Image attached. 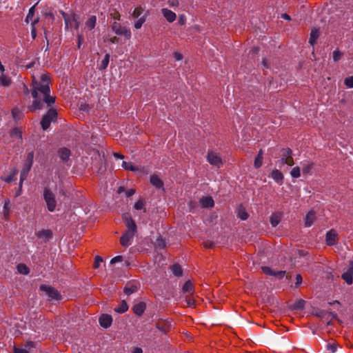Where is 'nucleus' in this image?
Listing matches in <instances>:
<instances>
[{
    "label": "nucleus",
    "instance_id": "603ef678",
    "mask_svg": "<svg viewBox=\"0 0 353 353\" xmlns=\"http://www.w3.org/2000/svg\"><path fill=\"white\" fill-rule=\"evenodd\" d=\"M186 22V17L184 14H180L179 17L178 23L179 25H184Z\"/></svg>",
    "mask_w": 353,
    "mask_h": 353
},
{
    "label": "nucleus",
    "instance_id": "bb28decb",
    "mask_svg": "<svg viewBox=\"0 0 353 353\" xmlns=\"http://www.w3.org/2000/svg\"><path fill=\"white\" fill-rule=\"evenodd\" d=\"M182 290H183V293H187L188 294H193L192 283L190 281H186L183 286Z\"/></svg>",
    "mask_w": 353,
    "mask_h": 353
},
{
    "label": "nucleus",
    "instance_id": "2f4dec72",
    "mask_svg": "<svg viewBox=\"0 0 353 353\" xmlns=\"http://www.w3.org/2000/svg\"><path fill=\"white\" fill-rule=\"evenodd\" d=\"M11 83V79L6 77L3 73L0 76V84L3 86H8Z\"/></svg>",
    "mask_w": 353,
    "mask_h": 353
},
{
    "label": "nucleus",
    "instance_id": "9d476101",
    "mask_svg": "<svg viewBox=\"0 0 353 353\" xmlns=\"http://www.w3.org/2000/svg\"><path fill=\"white\" fill-rule=\"evenodd\" d=\"M40 290L45 292L51 299L57 300L59 298V294L57 290L50 286L41 285Z\"/></svg>",
    "mask_w": 353,
    "mask_h": 353
},
{
    "label": "nucleus",
    "instance_id": "3c124183",
    "mask_svg": "<svg viewBox=\"0 0 353 353\" xmlns=\"http://www.w3.org/2000/svg\"><path fill=\"white\" fill-rule=\"evenodd\" d=\"M143 12V10L141 8H137L134 9V12H133V17H139L141 13Z\"/></svg>",
    "mask_w": 353,
    "mask_h": 353
},
{
    "label": "nucleus",
    "instance_id": "0eeeda50",
    "mask_svg": "<svg viewBox=\"0 0 353 353\" xmlns=\"http://www.w3.org/2000/svg\"><path fill=\"white\" fill-rule=\"evenodd\" d=\"M112 30L119 36H123L127 40L131 38V32L125 26L119 23L114 22L112 25Z\"/></svg>",
    "mask_w": 353,
    "mask_h": 353
},
{
    "label": "nucleus",
    "instance_id": "49530a36",
    "mask_svg": "<svg viewBox=\"0 0 353 353\" xmlns=\"http://www.w3.org/2000/svg\"><path fill=\"white\" fill-rule=\"evenodd\" d=\"M168 3L170 7L175 8L179 6V1L178 0H168Z\"/></svg>",
    "mask_w": 353,
    "mask_h": 353
},
{
    "label": "nucleus",
    "instance_id": "2eb2a0df",
    "mask_svg": "<svg viewBox=\"0 0 353 353\" xmlns=\"http://www.w3.org/2000/svg\"><path fill=\"white\" fill-rule=\"evenodd\" d=\"M172 326V321L170 320L159 321L157 323V327L161 332L165 333Z\"/></svg>",
    "mask_w": 353,
    "mask_h": 353
},
{
    "label": "nucleus",
    "instance_id": "bf43d9fd",
    "mask_svg": "<svg viewBox=\"0 0 353 353\" xmlns=\"http://www.w3.org/2000/svg\"><path fill=\"white\" fill-rule=\"evenodd\" d=\"M132 353H143V350L141 347H134L132 350Z\"/></svg>",
    "mask_w": 353,
    "mask_h": 353
},
{
    "label": "nucleus",
    "instance_id": "20e7f679",
    "mask_svg": "<svg viewBox=\"0 0 353 353\" xmlns=\"http://www.w3.org/2000/svg\"><path fill=\"white\" fill-rule=\"evenodd\" d=\"M43 198L49 212H53L56 210L57 201L56 194L48 188H45L43 191Z\"/></svg>",
    "mask_w": 353,
    "mask_h": 353
},
{
    "label": "nucleus",
    "instance_id": "f03ea898",
    "mask_svg": "<svg viewBox=\"0 0 353 353\" xmlns=\"http://www.w3.org/2000/svg\"><path fill=\"white\" fill-rule=\"evenodd\" d=\"M125 221L127 231L121 236V243L124 247H128L130 244V241L137 232V225L128 214H125L123 216Z\"/></svg>",
    "mask_w": 353,
    "mask_h": 353
},
{
    "label": "nucleus",
    "instance_id": "4c0bfd02",
    "mask_svg": "<svg viewBox=\"0 0 353 353\" xmlns=\"http://www.w3.org/2000/svg\"><path fill=\"white\" fill-rule=\"evenodd\" d=\"M17 270L19 273L23 274H28L29 273L28 268L24 264L18 265Z\"/></svg>",
    "mask_w": 353,
    "mask_h": 353
},
{
    "label": "nucleus",
    "instance_id": "ddd939ff",
    "mask_svg": "<svg viewBox=\"0 0 353 353\" xmlns=\"http://www.w3.org/2000/svg\"><path fill=\"white\" fill-rule=\"evenodd\" d=\"M337 233L334 230H330L326 234L325 241L327 245H334L336 243Z\"/></svg>",
    "mask_w": 353,
    "mask_h": 353
},
{
    "label": "nucleus",
    "instance_id": "f3484780",
    "mask_svg": "<svg viewBox=\"0 0 353 353\" xmlns=\"http://www.w3.org/2000/svg\"><path fill=\"white\" fill-rule=\"evenodd\" d=\"M112 319L110 315L102 314L99 318L100 325L105 328L110 327L112 324Z\"/></svg>",
    "mask_w": 353,
    "mask_h": 353
},
{
    "label": "nucleus",
    "instance_id": "4be33fe9",
    "mask_svg": "<svg viewBox=\"0 0 353 353\" xmlns=\"http://www.w3.org/2000/svg\"><path fill=\"white\" fill-rule=\"evenodd\" d=\"M150 183L156 188H161L163 186V183L161 179L157 175H152L150 176Z\"/></svg>",
    "mask_w": 353,
    "mask_h": 353
},
{
    "label": "nucleus",
    "instance_id": "6e6552de",
    "mask_svg": "<svg viewBox=\"0 0 353 353\" xmlns=\"http://www.w3.org/2000/svg\"><path fill=\"white\" fill-rule=\"evenodd\" d=\"M279 163L281 165L286 164L288 166H292L294 164L291 149L286 148L283 150L281 159L279 161Z\"/></svg>",
    "mask_w": 353,
    "mask_h": 353
},
{
    "label": "nucleus",
    "instance_id": "5fc2aeb1",
    "mask_svg": "<svg viewBox=\"0 0 353 353\" xmlns=\"http://www.w3.org/2000/svg\"><path fill=\"white\" fill-rule=\"evenodd\" d=\"M77 37H78V48H79L81 47V43L83 41V33H78Z\"/></svg>",
    "mask_w": 353,
    "mask_h": 353
},
{
    "label": "nucleus",
    "instance_id": "aec40b11",
    "mask_svg": "<svg viewBox=\"0 0 353 353\" xmlns=\"http://www.w3.org/2000/svg\"><path fill=\"white\" fill-rule=\"evenodd\" d=\"M145 310V304L143 302H139L134 305L133 311L138 315L141 316Z\"/></svg>",
    "mask_w": 353,
    "mask_h": 353
},
{
    "label": "nucleus",
    "instance_id": "e2e57ef3",
    "mask_svg": "<svg viewBox=\"0 0 353 353\" xmlns=\"http://www.w3.org/2000/svg\"><path fill=\"white\" fill-rule=\"evenodd\" d=\"M187 303L189 306H193L194 304V301L193 299H189L187 300Z\"/></svg>",
    "mask_w": 353,
    "mask_h": 353
},
{
    "label": "nucleus",
    "instance_id": "13d9d810",
    "mask_svg": "<svg viewBox=\"0 0 353 353\" xmlns=\"http://www.w3.org/2000/svg\"><path fill=\"white\" fill-rule=\"evenodd\" d=\"M14 353H28V352L24 349H19V348L15 347Z\"/></svg>",
    "mask_w": 353,
    "mask_h": 353
},
{
    "label": "nucleus",
    "instance_id": "f8f14e48",
    "mask_svg": "<svg viewBox=\"0 0 353 353\" xmlns=\"http://www.w3.org/2000/svg\"><path fill=\"white\" fill-rule=\"evenodd\" d=\"M161 12L163 17L169 23L174 22L176 19V14L173 11H172L168 8H162L161 10Z\"/></svg>",
    "mask_w": 353,
    "mask_h": 353
},
{
    "label": "nucleus",
    "instance_id": "864d4df0",
    "mask_svg": "<svg viewBox=\"0 0 353 353\" xmlns=\"http://www.w3.org/2000/svg\"><path fill=\"white\" fill-rule=\"evenodd\" d=\"M302 281H303V279H302V276H301V274H297L296 276V283H295L296 288L299 287L302 283Z\"/></svg>",
    "mask_w": 353,
    "mask_h": 353
},
{
    "label": "nucleus",
    "instance_id": "6ab92c4d",
    "mask_svg": "<svg viewBox=\"0 0 353 353\" xmlns=\"http://www.w3.org/2000/svg\"><path fill=\"white\" fill-rule=\"evenodd\" d=\"M270 177L272 178L279 185L283 183V175L281 171L278 170H273L270 174Z\"/></svg>",
    "mask_w": 353,
    "mask_h": 353
},
{
    "label": "nucleus",
    "instance_id": "052dcab7",
    "mask_svg": "<svg viewBox=\"0 0 353 353\" xmlns=\"http://www.w3.org/2000/svg\"><path fill=\"white\" fill-rule=\"evenodd\" d=\"M135 191L133 189H130L126 191L125 194L127 196H131L134 194Z\"/></svg>",
    "mask_w": 353,
    "mask_h": 353
},
{
    "label": "nucleus",
    "instance_id": "423d86ee",
    "mask_svg": "<svg viewBox=\"0 0 353 353\" xmlns=\"http://www.w3.org/2000/svg\"><path fill=\"white\" fill-rule=\"evenodd\" d=\"M57 112L55 109L50 108L48 112L43 117L41 121V125L43 130H47L52 121H54L57 119Z\"/></svg>",
    "mask_w": 353,
    "mask_h": 353
},
{
    "label": "nucleus",
    "instance_id": "680f3d73",
    "mask_svg": "<svg viewBox=\"0 0 353 353\" xmlns=\"http://www.w3.org/2000/svg\"><path fill=\"white\" fill-rule=\"evenodd\" d=\"M304 305V302L303 301H300L297 303L296 305V308H299V307H303Z\"/></svg>",
    "mask_w": 353,
    "mask_h": 353
},
{
    "label": "nucleus",
    "instance_id": "09e8293b",
    "mask_svg": "<svg viewBox=\"0 0 353 353\" xmlns=\"http://www.w3.org/2000/svg\"><path fill=\"white\" fill-rule=\"evenodd\" d=\"M102 261L103 259L99 256H97L94 259V268H98Z\"/></svg>",
    "mask_w": 353,
    "mask_h": 353
},
{
    "label": "nucleus",
    "instance_id": "f257e3e1",
    "mask_svg": "<svg viewBox=\"0 0 353 353\" xmlns=\"http://www.w3.org/2000/svg\"><path fill=\"white\" fill-rule=\"evenodd\" d=\"M50 91L49 78L47 74H41L39 80L33 77L32 96L34 101L29 109L31 111L43 109L44 103L48 106L52 105L55 97L50 95Z\"/></svg>",
    "mask_w": 353,
    "mask_h": 353
},
{
    "label": "nucleus",
    "instance_id": "a878e982",
    "mask_svg": "<svg viewBox=\"0 0 353 353\" xmlns=\"http://www.w3.org/2000/svg\"><path fill=\"white\" fill-rule=\"evenodd\" d=\"M137 287L133 284H128L124 288V292L126 295L129 296L137 291Z\"/></svg>",
    "mask_w": 353,
    "mask_h": 353
},
{
    "label": "nucleus",
    "instance_id": "7ed1b4c3",
    "mask_svg": "<svg viewBox=\"0 0 353 353\" xmlns=\"http://www.w3.org/2000/svg\"><path fill=\"white\" fill-rule=\"evenodd\" d=\"M33 159H34V152L31 151L28 153L26 156V161L23 164V168L21 171L20 174V181L19 183V191L17 192V196H19L21 194V190L23 185V181L26 179L28 172H30L32 164H33Z\"/></svg>",
    "mask_w": 353,
    "mask_h": 353
},
{
    "label": "nucleus",
    "instance_id": "c756f323",
    "mask_svg": "<svg viewBox=\"0 0 353 353\" xmlns=\"http://www.w3.org/2000/svg\"><path fill=\"white\" fill-rule=\"evenodd\" d=\"M128 310V305L125 301H123L120 305L115 307L114 311L117 313L122 314Z\"/></svg>",
    "mask_w": 353,
    "mask_h": 353
},
{
    "label": "nucleus",
    "instance_id": "412c9836",
    "mask_svg": "<svg viewBox=\"0 0 353 353\" xmlns=\"http://www.w3.org/2000/svg\"><path fill=\"white\" fill-rule=\"evenodd\" d=\"M315 220V214L313 211L309 212L305 218V226L310 227Z\"/></svg>",
    "mask_w": 353,
    "mask_h": 353
},
{
    "label": "nucleus",
    "instance_id": "a211bd4d",
    "mask_svg": "<svg viewBox=\"0 0 353 353\" xmlns=\"http://www.w3.org/2000/svg\"><path fill=\"white\" fill-rule=\"evenodd\" d=\"M36 236L42 240L47 241L52 237V232L50 230H42L35 233Z\"/></svg>",
    "mask_w": 353,
    "mask_h": 353
},
{
    "label": "nucleus",
    "instance_id": "4468645a",
    "mask_svg": "<svg viewBox=\"0 0 353 353\" xmlns=\"http://www.w3.org/2000/svg\"><path fill=\"white\" fill-rule=\"evenodd\" d=\"M263 272L268 275H272L274 276L278 279H282L285 274V271H273L269 267H262Z\"/></svg>",
    "mask_w": 353,
    "mask_h": 353
},
{
    "label": "nucleus",
    "instance_id": "dca6fc26",
    "mask_svg": "<svg viewBox=\"0 0 353 353\" xmlns=\"http://www.w3.org/2000/svg\"><path fill=\"white\" fill-rule=\"evenodd\" d=\"M97 22V17L95 16L90 17L85 23L84 30L87 33L94 28Z\"/></svg>",
    "mask_w": 353,
    "mask_h": 353
},
{
    "label": "nucleus",
    "instance_id": "f704fd0d",
    "mask_svg": "<svg viewBox=\"0 0 353 353\" xmlns=\"http://www.w3.org/2000/svg\"><path fill=\"white\" fill-rule=\"evenodd\" d=\"M172 273L176 276H180L182 275V268L178 264H174L171 268Z\"/></svg>",
    "mask_w": 353,
    "mask_h": 353
},
{
    "label": "nucleus",
    "instance_id": "ea45409f",
    "mask_svg": "<svg viewBox=\"0 0 353 353\" xmlns=\"http://www.w3.org/2000/svg\"><path fill=\"white\" fill-rule=\"evenodd\" d=\"M344 84L348 88H353V76L346 77L344 79Z\"/></svg>",
    "mask_w": 353,
    "mask_h": 353
},
{
    "label": "nucleus",
    "instance_id": "393cba45",
    "mask_svg": "<svg viewBox=\"0 0 353 353\" xmlns=\"http://www.w3.org/2000/svg\"><path fill=\"white\" fill-rule=\"evenodd\" d=\"M59 154L60 158L63 161H67L70 157V150H68L65 148H63L59 150Z\"/></svg>",
    "mask_w": 353,
    "mask_h": 353
},
{
    "label": "nucleus",
    "instance_id": "39448f33",
    "mask_svg": "<svg viewBox=\"0 0 353 353\" xmlns=\"http://www.w3.org/2000/svg\"><path fill=\"white\" fill-rule=\"evenodd\" d=\"M60 13L64 19L65 27L67 28H74L78 31L80 24L79 17L74 14L69 15L63 11H60Z\"/></svg>",
    "mask_w": 353,
    "mask_h": 353
},
{
    "label": "nucleus",
    "instance_id": "e433bc0d",
    "mask_svg": "<svg viewBox=\"0 0 353 353\" xmlns=\"http://www.w3.org/2000/svg\"><path fill=\"white\" fill-rule=\"evenodd\" d=\"M17 174V170H14L13 172L9 176L3 179V180L7 183H10L16 179V175Z\"/></svg>",
    "mask_w": 353,
    "mask_h": 353
},
{
    "label": "nucleus",
    "instance_id": "c03bdc74",
    "mask_svg": "<svg viewBox=\"0 0 353 353\" xmlns=\"http://www.w3.org/2000/svg\"><path fill=\"white\" fill-rule=\"evenodd\" d=\"M337 350V345L335 343L327 344V350L334 353Z\"/></svg>",
    "mask_w": 353,
    "mask_h": 353
},
{
    "label": "nucleus",
    "instance_id": "c9c22d12",
    "mask_svg": "<svg viewBox=\"0 0 353 353\" xmlns=\"http://www.w3.org/2000/svg\"><path fill=\"white\" fill-rule=\"evenodd\" d=\"M290 175L292 178H299L301 176L300 168L296 166L292 169Z\"/></svg>",
    "mask_w": 353,
    "mask_h": 353
},
{
    "label": "nucleus",
    "instance_id": "de8ad7c7",
    "mask_svg": "<svg viewBox=\"0 0 353 353\" xmlns=\"http://www.w3.org/2000/svg\"><path fill=\"white\" fill-rule=\"evenodd\" d=\"M333 60L334 61H338L341 57V53L339 50H334L333 52Z\"/></svg>",
    "mask_w": 353,
    "mask_h": 353
},
{
    "label": "nucleus",
    "instance_id": "79ce46f5",
    "mask_svg": "<svg viewBox=\"0 0 353 353\" xmlns=\"http://www.w3.org/2000/svg\"><path fill=\"white\" fill-rule=\"evenodd\" d=\"M145 206V202L143 199H139L134 204V208L136 210H142Z\"/></svg>",
    "mask_w": 353,
    "mask_h": 353
},
{
    "label": "nucleus",
    "instance_id": "0e129e2a",
    "mask_svg": "<svg viewBox=\"0 0 353 353\" xmlns=\"http://www.w3.org/2000/svg\"><path fill=\"white\" fill-rule=\"evenodd\" d=\"M114 156L117 159H123V157H124L123 155H122V154H121L119 153H117V152L114 153Z\"/></svg>",
    "mask_w": 353,
    "mask_h": 353
},
{
    "label": "nucleus",
    "instance_id": "58836bf2",
    "mask_svg": "<svg viewBox=\"0 0 353 353\" xmlns=\"http://www.w3.org/2000/svg\"><path fill=\"white\" fill-rule=\"evenodd\" d=\"M10 136L12 137L18 138L19 140L22 139L21 132L19 128H14L10 132Z\"/></svg>",
    "mask_w": 353,
    "mask_h": 353
},
{
    "label": "nucleus",
    "instance_id": "4d7b16f0",
    "mask_svg": "<svg viewBox=\"0 0 353 353\" xmlns=\"http://www.w3.org/2000/svg\"><path fill=\"white\" fill-rule=\"evenodd\" d=\"M174 57L175 60H176V61H180L183 58L181 54H180L179 52H174Z\"/></svg>",
    "mask_w": 353,
    "mask_h": 353
},
{
    "label": "nucleus",
    "instance_id": "774afa93",
    "mask_svg": "<svg viewBox=\"0 0 353 353\" xmlns=\"http://www.w3.org/2000/svg\"><path fill=\"white\" fill-rule=\"evenodd\" d=\"M348 269L353 272V261L350 262Z\"/></svg>",
    "mask_w": 353,
    "mask_h": 353
},
{
    "label": "nucleus",
    "instance_id": "37998d69",
    "mask_svg": "<svg viewBox=\"0 0 353 353\" xmlns=\"http://www.w3.org/2000/svg\"><path fill=\"white\" fill-rule=\"evenodd\" d=\"M145 21V17H142L139 18L134 23V28H137V29L141 28L142 25L144 23Z\"/></svg>",
    "mask_w": 353,
    "mask_h": 353
},
{
    "label": "nucleus",
    "instance_id": "a18cd8bd",
    "mask_svg": "<svg viewBox=\"0 0 353 353\" xmlns=\"http://www.w3.org/2000/svg\"><path fill=\"white\" fill-rule=\"evenodd\" d=\"M312 166L313 165L312 163H307L304 165L302 168L303 173L304 174L309 173L311 169L312 168Z\"/></svg>",
    "mask_w": 353,
    "mask_h": 353
},
{
    "label": "nucleus",
    "instance_id": "cd10ccee",
    "mask_svg": "<svg viewBox=\"0 0 353 353\" xmlns=\"http://www.w3.org/2000/svg\"><path fill=\"white\" fill-rule=\"evenodd\" d=\"M263 150H260L254 160V167L259 168L262 165L263 163Z\"/></svg>",
    "mask_w": 353,
    "mask_h": 353
},
{
    "label": "nucleus",
    "instance_id": "473e14b6",
    "mask_svg": "<svg viewBox=\"0 0 353 353\" xmlns=\"http://www.w3.org/2000/svg\"><path fill=\"white\" fill-rule=\"evenodd\" d=\"M280 220H281L280 216L276 214H273L270 216V223L272 227H276L279 225Z\"/></svg>",
    "mask_w": 353,
    "mask_h": 353
},
{
    "label": "nucleus",
    "instance_id": "5701e85b",
    "mask_svg": "<svg viewBox=\"0 0 353 353\" xmlns=\"http://www.w3.org/2000/svg\"><path fill=\"white\" fill-rule=\"evenodd\" d=\"M200 203L204 208H211L214 205V200L211 196L203 197L201 199Z\"/></svg>",
    "mask_w": 353,
    "mask_h": 353
},
{
    "label": "nucleus",
    "instance_id": "c85d7f7f",
    "mask_svg": "<svg viewBox=\"0 0 353 353\" xmlns=\"http://www.w3.org/2000/svg\"><path fill=\"white\" fill-rule=\"evenodd\" d=\"M122 167H123V168H124L126 170H131L133 172H137L139 170V168L137 167L134 166L130 161H123Z\"/></svg>",
    "mask_w": 353,
    "mask_h": 353
},
{
    "label": "nucleus",
    "instance_id": "6e6d98bb",
    "mask_svg": "<svg viewBox=\"0 0 353 353\" xmlns=\"http://www.w3.org/2000/svg\"><path fill=\"white\" fill-rule=\"evenodd\" d=\"M121 260H122V256H115V257H114V258H112L111 259L110 263L111 264H114V263H115L117 262L121 261Z\"/></svg>",
    "mask_w": 353,
    "mask_h": 353
},
{
    "label": "nucleus",
    "instance_id": "1a4fd4ad",
    "mask_svg": "<svg viewBox=\"0 0 353 353\" xmlns=\"http://www.w3.org/2000/svg\"><path fill=\"white\" fill-rule=\"evenodd\" d=\"M207 161L213 166L220 168L223 165L221 157L213 151H209L207 154Z\"/></svg>",
    "mask_w": 353,
    "mask_h": 353
},
{
    "label": "nucleus",
    "instance_id": "72a5a7b5",
    "mask_svg": "<svg viewBox=\"0 0 353 353\" xmlns=\"http://www.w3.org/2000/svg\"><path fill=\"white\" fill-rule=\"evenodd\" d=\"M109 61L110 55L108 54H106L99 65V69L105 70L108 65Z\"/></svg>",
    "mask_w": 353,
    "mask_h": 353
},
{
    "label": "nucleus",
    "instance_id": "338daca9",
    "mask_svg": "<svg viewBox=\"0 0 353 353\" xmlns=\"http://www.w3.org/2000/svg\"><path fill=\"white\" fill-rule=\"evenodd\" d=\"M32 27H33V28L32 29V37L35 38L36 37V31H35L34 26H32Z\"/></svg>",
    "mask_w": 353,
    "mask_h": 353
},
{
    "label": "nucleus",
    "instance_id": "69168bd1",
    "mask_svg": "<svg viewBox=\"0 0 353 353\" xmlns=\"http://www.w3.org/2000/svg\"><path fill=\"white\" fill-rule=\"evenodd\" d=\"M281 18L284 19H286V20H290V17L288 14H281Z\"/></svg>",
    "mask_w": 353,
    "mask_h": 353
},
{
    "label": "nucleus",
    "instance_id": "a19ab883",
    "mask_svg": "<svg viewBox=\"0 0 353 353\" xmlns=\"http://www.w3.org/2000/svg\"><path fill=\"white\" fill-rule=\"evenodd\" d=\"M238 216L241 220H246L248 218V214L245 212L244 209L240 208L238 210Z\"/></svg>",
    "mask_w": 353,
    "mask_h": 353
},
{
    "label": "nucleus",
    "instance_id": "8fccbe9b",
    "mask_svg": "<svg viewBox=\"0 0 353 353\" xmlns=\"http://www.w3.org/2000/svg\"><path fill=\"white\" fill-rule=\"evenodd\" d=\"M12 116L14 119H19L20 118V111L17 108H14L12 110Z\"/></svg>",
    "mask_w": 353,
    "mask_h": 353
},
{
    "label": "nucleus",
    "instance_id": "7c9ffc66",
    "mask_svg": "<svg viewBox=\"0 0 353 353\" xmlns=\"http://www.w3.org/2000/svg\"><path fill=\"white\" fill-rule=\"evenodd\" d=\"M319 30L317 29L312 30L310 33V37L309 42L312 45H314V43L316 42V41L319 38Z\"/></svg>",
    "mask_w": 353,
    "mask_h": 353
},
{
    "label": "nucleus",
    "instance_id": "b1692460",
    "mask_svg": "<svg viewBox=\"0 0 353 353\" xmlns=\"http://www.w3.org/2000/svg\"><path fill=\"white\" fill-rule=\"evenodd\" d=\"M352 270L347 269V270L342 274V278L348 285H350L352 283Z\"/></svg>",
    "mask_w": 353,
    "mask_h": 353
},
{
    "label": "nucleus",
    "instance_id": "9b49d317",
    "mask_svg": "<svg viewBox=\"0 0 353 353\" xmlns=\"http://www.w3.org/2000/svg\"><path fill=\"white\" fill-rule=\"evenodd\" d=\"M38 2L31 7L26 18V23H30L32 26H34L39 22V17H34V8Z\"/></svg>",
    "mask_w": 353,
    "mask_h": 353
}]
</instances>
